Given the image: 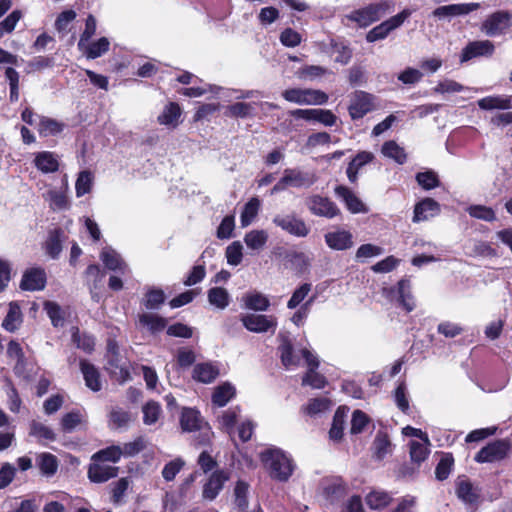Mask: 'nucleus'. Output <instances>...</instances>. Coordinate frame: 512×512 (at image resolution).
Listing matches in <instances>:
<instances>
[{
    "label": "nucleus",
    "instance_id": "1",
    "mask_svg": "<svg viewBox=\"0 0 512 512\" xmlns=\"http://www.w3.org/2000/svg\"><path fill=\"white\" fill-rule=\"evenodd\" d=\"M260 460L271 478L287 481L293 472L292 460L279 448H268L260 453Z\"/></svg>",
    "mask_w": 512,
    "mask_h": 512
},
{
    "label": "nucleus",
    "instance_id": "2",
    "mask_svg": "<svg viewBox=\"0 0 512 512\" xmlns=\"http://www.w3.org/2000/svg\"><path fill=\"white\" fill-rule=\"evenodd\" d=\"M393 8V2L389 0H379L352 11L347 15V18L356 22L360 27H367L391 12Z\"/></svg>",
    "mask_w": 512,
    "mask_h": 512
},
{
    "label": "nucleus",
    "instance_id": "3",
    "mask_svg": "<svg viewBox=\"0 0 512 512\" xmlns=\"http://www.w3.org/2000/svg\"><path fill=\"white\" fill-rule=\"evenodd\" d=\"M282 97L298 105H322L328 101L325 92L310 88H289L282 92Z\"/></svg>",
    "mask_w": 512,
    "mask_h": 512
},
{
    "label": "nucleus",
    "instance_id": "4",
    "mask_svg": "<svg viewBox=\"0 0 512 512\" xmlns=\"http://www.w3.org/2000/svg\"><path fill=\"white\" fill-rule=\"evenodd\" d=\"M512 13L506 10L496 11L482 22L480 30L487 36H500L511 26Z\"/></svg>",
    "mask_w": 512,
    "mask_h": 512
},
{
    "label": "nucleus",
    "instance_id": "5",
    "mask_svg": "<svg viewBox=\"0 0 512 512\" xmlns=\"http://www.w3.org/2000/svg\"><path fill=\"white\" fill-rule=\"evenodd\" d=\"M272 222L283 231L296 237H306L310 232V228L305 221L295 214H277Z\"/></svg>",
    "mask_w": 512,
    "mask_h": 512
},
{
    "label": "nucleus",
    "instance_id": "6",
    "mask_svg": "<svg viewBox=\"0 0 512 512\" xmlns=\"http://www.w3.org/2000/svg\"><path fill=\"white\" fill-rule=\"evenodd\" d=\"M510 450L508 440H496L483 447L475 456L479 463L494 462L505 458Z\"/></svg>",
    "mask_w": 512,
    "mask_h": 512
},
{
    "label": "nucleus",
    "instance_id": "7",
    "mask_svg": "<svg viewBox=\"0 0 512 512\" xmlns=\"http://www.w3.org/2000/svg\"><path fill=\"white\" fill-rule=\"evenodd\" d=\"M243 326L255 333H264L269 330L274 332L277 327V320L274 316H267L262 314H246L241 317Z\"/></svg>",
    "mask_w": 512,
    "mask_h": 512
},
{
    "label": "nucleus",
    "instance_id": "8",
    "mask_svg": "<svg viewBox=\"0 0 512 512\" xmlns=\"http://www.w3.org/2000/svg\"><path fill=\"white\" fill-rule=\"evenodd\" d=\"M301 355L309 367L308 372L303 377L302 384L309 385L315 389L323 388L326 385V379L324 376L316 372V369L319 366L317 357L307 349H302Z\"/></svg>",
    "mask_w": 512,
    "mask_h": 512
},
{
    "label": "nucleus",
    "instance_id": "9",
    "mask_svg": "<svg viewBox=\"0 0 512 512\" xmlns=\"http://www.w3.org/2000/svg\"><path fill=\"white\" fill-rule=\"evenodd\" d=\"M289 113L297 119L316 121L325 126H333L337 122V117L330 110L325 109H295Z\"/></svg>",
    "mask_w": 512,
    "mask_h": 512
},
{
    "label": "nucleus",
    "instance_id": "10",
    "mask_svg": "<svg viewBox=\"0 0 512 512\" xmlns=\"http://www.w3.org/2000/svg\"><path fill=\"white\" fill-rule=\"evenodd\" d=\"M373 96L364 91H356L348 107L349 115L353 120L364 117L374 108Z\"/></svg>",
    "mask_w": 512,
    "mask_h": 512
},
{
    "label": "nucleus",
    "instance_id": "11",
    "mask_svg": "<svg viewBox=\"0 0 512 512\" xmlns=\"http://www.w3.org/2000/svg\"><path fill=\"white\" fill-rule=\"evenodd\" d=\"M494 51L495 46L490 40L471 41L462 49L460 61L464 63L476 57H490Z\"/></svg>",
    "mask_w": 512,
    "mask_h": 512
},
{
    "label": "nucleus",
    "instance_id": "12",
    "mask_svg": "<svg viewBox=\"0 0 512 512\" xmlns=\"http://www.w3.org/2000/svg\"><path fill=\"white\" fill-rule=\"evenodd\" d=\"M306 204L312 214L320 217L333 218L340 212L334 202L319 195L309 197Z\"/></svg>",
    "mask_w": 512,
    "mask_h": 512
},
{
    "label": "nucleus",
    "instance_id": "13",
    "mask_svg": "<svg viewBox=\"0 0 512 512\" xmlns=\"http://www.w3.org/2000/svg\"><path fill=\"white\" fill-rule=\"evenodd\" d=\"M119 468L100 461H93L88 468V478L93 483H104L118 475Z\"/></svg>",
    "mask_w": 512,
    "mask_h": 512
},
{
    "label": "nucleus",
    "instance_id": "14",
    "mask_svg": "<svg viewBox=\"0 0 512 512\" xmlns=\"http://www.w3.org/2000/svg\"><path fill=\"white\" fill-rule=\"evenodd\" d=\"M283 178L288 187L294 188H308L317 180L314 173L303 172L299 169H285Z\"/></svg>",
    "mask_w": 512,
    "mask_h": 512
},
{
    "label": "nucleus",
    "instance_id": "15",
    "mask_svg": "<svg viewBox=\"0 0 512 512\" xmlns=\"http://www.w3.org/2000/svg\"><path fill=\"white\" fill-rule=\"evenodd\" d=\"M325 242L330 249L338 251L350 249L354 244L352 234L342 229L326 233Z\"/></svg>",
    "mask_w": 512,
    "mask_h": 512
},
{
    "label": "nucleus",
    "instance_id": "16",
    "mask_svg": "<svg viewBox=\"0 0 512 512\" xmlns=\"http://www.w3.org/2000/svg\"><path fill=\"white\" fill-rule=\"evenodd\" d=\"M45 285V271L41 268H31L24 273L20 288L26 291H37L44 289Z\"/></svg>",
    "mask_w": 512,
    "mask_h": 512
},
{
    "label": "nucleus",
    "instance_id": "17",
    "mask_svg": "<svg viewBox=\"0 0 512 512\" xmlns=\"http://www.w3.org/2000/svg\"><path fill=\"white\" fill-rule=\"evenodd\" d=\"M479 3H462L440 6L433 11V16L442 19L469 14L479 9Z\"/></svg>",
    "mask_w": 512,
    "mask_h": 512
},
{
    "label": "nucleus",
    "instance_id": "18",
    "mask_svg": "<svg viewBox=\"0 0 512 512\" xmlns=\"http://www.w3.org/2000/svg\"><path fill=\"white\" fill-rule=\"evenodd\" d=\"M33 163L35 167L44 174L57 172L60 166L59 156L51 151L35 153Z\"/></svg>",
    "mask_w": 512,
    "mask_h": 512
},
{
    "label": "nucleus",
    "instance_id": "19",
    "mask_svg": "<svg viewBox=\"0 0 512 512\" xmlns=\"http://www.w3.org/2000/svg\"><path fill=\"white\" fill-rule=\"evenodd\" d=\"M100 259L109 270L116 271L122 275L129 272V268L122 260L121 256L110 247H106L102 250Z\"/></svg>",
    "mask_w": 512,
    "mask_h": 512
},
{
    "label": "nucleus",
    "instance_id": "20",
    "mask_svg": "<svg viewBox=\"0 0 512 512\" xmlns=\"http://www.w3.org/2000/svg\"><path fill=\"white\" fill-rule=\"evenodd\" d=\"M229 479L225 471L214 472L203 488V497L207 500H213L222 490L224 483Z\"/></svg>",
    "mask_w": 512,
    "mask_h": 512
},
{
    "label": "nucleus",
    "instance_id": "21",
    "mask_svg": "<svg viewBox=\"0 0 512 512\" xmlns=\"http://www.w3.org/2000/svg\"><path fill=\"white\" fill-rule=\"evenodd\" d=\"M181 114L180 106L175 102H169L158 115L157 121L168 128H176L180 123Z\"/></svg>",
    "mask_w": 512,
    "mask_h": 512
},
{
    "label": "nucleus",
    "instance_id": "22",
    "mask_svg": "<svg viewBox=\"0 0 512 512\" xmlns=\"http://www.w3.org/2000/svg\"><path fill=\"white\" fill-rule=\"evenodd\" d=\"M35 464L40 473L48 478L54 476L59 467L57 457L49 452L38 453L35 458Z\"/></svg>",
    "mask_w": 512,
    "mask_h": 512
},
{
    "label": "nucleus",
    "instance_id": "23",
    "mask_svg": "<svg viewBox=\"0 0 512 512\" xmlns=\"http://www.w3.org/2000/svg\"><path fill=\"white\" fill-rule=\"evenodd\" d=\"M440 205L431 198H426L415 205L413 222H420L437 215Z\"/></svg>",
    "mask_w": 512,
    "mask_h": 512
},
{
    "label": "nucleus",
    "instance_id": "24",
    "mask_svg": "<svg viewBox=\"0 0 512 512\" xmlns=\"http://www.w3.org/2000/svg\"><path fill=\"white\" fill-rule=\"evenodd\" d=\"M335 194L346 204L347 209L352 213L366 212L362 201L347 187L337 186Z\"/></svg>",
    "mask_w": 512,
    "mask_h": 512
},
{
    "label": "nucleus",
    "instance_id": "25",
    "mask_svg": "<svg viewBox=\"0 0 512 512\" xmlns=\"http://www.w3.org/2000/svg\"><path fill=\"white\" fill-rule=\"evenodd\" d=\"M110 48V41L106 37H101L96 41H87L83 47L78 49L87 59H96L104 55Z\"/></svg>",
    "mask_w": 512,
    "mask_h": 512
},
{
    "label": "nucleus",
    "instance_id": "26",
    "mask_svg": "<svg viewBox=\"0 0 512 512\" xmlns=\"http://www.w3.org/2000/svg\"><path fill=\"white\" fill-rule=\"evenodd\" d=\"M246 309L254 311H266L270 306L268 297L258 291L248 292L242 297Z\"/></svg>",
    "mask_w": 512,
    "mask_h": 512
},
{
    "label": "nucleus",
    "instance_id": "27",
    "mask_svg": "<svg viewBox=\"0 0 512 512\" xmlns=\"http://www.w3.org/2000/svg\"><path fill=\"white\" fill-rule=\"evenodd\" d=\"M23 321V315L17 302H10L7 315L2 322V327L8 332L16 331Z\"/></svg>",
    "mask_w": 512,
    "mask_h": 512
},
{
    "label": "nucleus",
    "instance_id": "28",
    "mask_svg": "<svg viewBox=\"0 0 512 512\" xmlns=\"http://www.w3.org/2000/svg\"><path fill=\"white\" fill-rule=\"evenodd\" d=\"M512 97L506 95L487 96L478 100L477 104L482 110H507L511 108Z\"/></svg>",
    "mask_w": 512,
    "mask_h": 512
},
{
    "label": "nucleus",
    "instance_id": "29",
    "mask_svg": "<svg viewBox=\"0 0 512 512\" xmlns=\"http://www.w3.org/2000/svg\"><path fill=\"white\" fill-rule=\"evenodd\" d=\"M81 372L83 374L86 386L92 391L97 392L101 390L102 384L100 374L96 367L87 361L80 362Z\"/></svg>",
    "mask_w": 512,
    "mask_h": 512
},
{
    "label": "nucleus",
    "instance_id": "30",
    "mask_svg": "<svg viewBox=\"0 0 512 512\" xmlns=\"http://www.w3.org/2000/svg\"><path fill=\"white\" fill-rule=\"evenodd\" d=\"M374 158L371 152H359L349 163L347 167V176L350 182L354 183L358 178V171L366 164L370 163Z\"/></svg>",
    "mask_w": 512,
    "mask_h": 512
},
{
    "label": "nucleus",
    "instance_id": "31",
    "mask_svg": "<svg viewBox=\"0 0 512 512\" xmlns=\"http://www.w3.org/2000/svg\"><path fill=\"white\" fill-rule=\"evenodd\" d=\"M219 375V369L211 363L197 364L193 369V379L202 383H211Z\"/></svg>",
    "mask_w": 512,
    "mask_h": 512
},
{
    "label": "nucleus",
    "instance_id": "32",
    "mask_svg": "<svg viewBox=\"0 0 512 512\" xmlns=\"http://www.w3.org/2000/svg\"><path fill=\"white\" fill-rule=\"evenodd\" d=\"M456 494L466 504H474L478 499L476 489L466 478H458L456 482Z\"/></svg>",
    "mask_w": 512,
    "mask_h": 512
},
{
    "label": "nucleus",
    "instance_id": "33",
    "mask_svg": "<svg viewBox=\"0 0 512 512\" xmlns=\"http://www.w3.org/2000/svg\"><path fill=\"white\" fill-rule=\"evenodd\" d=\"M65 124L49 117H40L37 131L42 137L55 136L60 134Z\"/></svg>",
    "mask_w": 512,
    "mask_h": 512
},
{
    "label": "nucleus",
    "instance_id": "34",
    "mask_svg": "<svg viewBox=\"0 0 512 512\" xmlns=\"http://www.w3.org/2000/svg\"><path fill=\"white\" fill-rule=\"evenodd\" d=\"M268 237V233L265 230L254 229L245 234L244 242L249 249L260 251L265 247Z\"/></svg>",
    "mask_w": 512,
    "mask_h": 512
},
{
    "label": "nucleus",
    "instance_id": "35",
    "mask_svg": "<svg viewBox=\"0 0 512 512\" xmlns=\"http://www.w3.org/2000/svg\"><path fill=\"white\" fill-rule=\"evenodd\" d=\"M30 435L43 445L56 440V434L50 427L36 421L30 424Z\"/></svg>",
    "mask_w": 512,
    "mask_h": 512
},
{
    "label": "nucleus",
    "instance_id": "36",
    "mask_svg": "<svg viewBox=\"0 0 512 512\" xmlns=\"http://www.w3.org/2000/svg\"><path fill=\"white\" fill-rule=\"evenodd\" d=\"M261 207V201L257 197H252L243 208L240 216V223L243 228L249 226L257 217Z\"/></svg>",
    "mask_w": 512,
    "mask_h": 512
},
{
    "label": "nucleus",
    "instance_id": "37",
    "mask_svg": "<svg viewBox=\"0 0 512 512\" xmlns=\"http://www.w3.org/2000/svg\"><path fill=\"white\" fill-rule=\"evenodd\" d=\"M282 364L288 368L290 366H298L300 363L299 355L295 354L293 346L289 339L283 338L278 348Z\"/></svg>",
    "mask_w": 512,
    "mask_h": 512
},
{
    "label": "nucleus",
    "instance_id": "38",
    "mask_svg": "<svg viewBox=\"0 0 512 512\" xmlns=\"http://www.w3.org/2000/svg\"><path fill=\"white\" fill-rule=\"evenodd\" d=\"M209 303L218 308L225 309L230 303V295L223 287H213L207 293Z\"/></svg>",
    "mask_w": 512,
    "mask_h": 512
},
{
    "label": "nucleus",
    "instance_id": "39",
    "mask_svg": "<svg viewBox=\"0 0 512 512\" xmlns=\"http://www.w3.org/2000/svg\"><path fill=\"white\" fill-rule=\"evenodd\" d=\"M180 423L184 431L192 432L198 430L201 425L199 412L191 408L184 409L182 411Z\"/></svg>",
    "mask_w": 512,
    "mask_h": 512
},
{
    "label": "nucleus",
    "instance_id": "40",
    "mask_svg": "<svg viewBox=\"0 0 512 512\" xmlns=\"http://www.w3.org/2000/svg\"><path fill=\"white\" fill-rule=\"evenodd\" d=\"M398 299L400 304L407 312L415 308V303L411 295V284L409 280L403 279L398 283Z\"/></svg>",
    "mask_w": 512,
    "mask_h": 512
},
{
    "label": "nucleus",
    "instance_id": "41",
    "mask_svg": "<svg viewBox=\"0 0 512 512\" xmlns=\"http://www.w3.org/2000/svg\"><path fill=\"white\" fill-rule=\"evenodd\" d=\"M346 409L338 408L334 414L332 426L329 431V437L333 441H339L343 436Z\"/></svg>",
    "mask_w": 512,
    "mask_h": 512
},
{
    "label": "nucleus",
    "instance_id": "42",
    "mask_svg": "<svg viewBox=\"0 0 512 512\" xmlns=\"http://www.w3.org/2000/svg\"><path fill=\"white\" fill-rule=\"evenodd\" d=\"M381 151L385 157L393 159L398 164L406 162L407 155L404 149L393 140L385 142Z\"/></svg>",
    "mask_w": 512,
    "mask_h": 512
},
{
    "label": "nucleus",
    "instance_id": "43",
    "mask_svg": "<svg viewBox=\"0 0 512 512\" xmlns=\"http://www.w3.org/2000/svg\"><path fill=\"white\" fill-rule=\"evenodd\" d=\"M235 395V388L230 383H224L217 388L212 396V401L219 407L225 406Z\"/></svg>",
    "mask_w": 512,
    "mask_h": 512
},
{
    "label": "nucleus",
    "instance_id": "44",
    "mask_svg": "<svg viewBox=\"0 0 512 512\" xmlns=\"http://www.w3.org/2000/svg\"><path fill=\"white\" fill-rule=\"evenodd\" d=\"M122 454L123 451H121V447L113 445L96 452L92 456V461H100L103 463H116L120 460Z\"/></svg>",
    "mask_w": 512,
    "mask_h": 512
},
{
    "label": "nucleus",
    "instance_id": "45",
    "mask_svg": "<svg viewBox=\"0 0 512 512\" xmlns=\"http://www.w3.org/2000/svg\"><path fill=\"white\" fill-rule=\"evenodd\" d=\"M108 370L120 383H124L130 379V371L127 366L120 364L117 355L109 357Z\"/></svg>",
    "mask_w": 512,
    "mask_h": 512
},
{
    "label": "nucleus",
    "instance_id": "46",
    "mask_svg": "<svg viewBox=\"0 0 512 512\" xmlns=\"http://www.w3.org/2000/svg\"><path fill=\"white\" fill-rule=\"evenodd\" d=\"M430 441L428 443L421 441H410L409 447H410V458L412 462L420 464L426 458L428 457L430 450H429Z\"/></svg>",
    "mask_w": 512,
    "mask_h": 512
},
{
    "label": "nucleus",
    "instance_id": "47",
    "mask_svg": "<svg viewBox=\"0 0 512 512\" xmlns=\"http://www.w3.org/2000/svg\"><path fill=\"white\" fill-rule=\"evenodd\" d=\"M83 422H85V414L80 410H74L62 417L61 427L64 432H71Z\"/></svg>",
    "mask_w": 512,
    "mask_h": 512
},
{
    "label": "nucleus",
    "instance_id": "48",
    "mask_svg": "<svg viewBox=\"0 0 512 512\" xmlns=\"http://www.w3.org/2000/svg\"><path fill=\"white\" fill-rule=\"evenodd\" d=\"M139 322L151 332H159L166 326V320L153 313H143L139 316Z\"/></svg>",
    "mask_w": 512,
    "mask_h": 512
},
{
    "label": "nucleus",
    "instance_id": "49",
    "mask_svg": "<svg viewBox=\"0 0 512 512\" xmlns=\"http://www.w3.org/2000/svg\"><path fill=\"white\" fill-rule=\"evenodd\" d=\"M130 486V480L127 477L120 478L116 482H113L111 487V501L115 505L123 503L124 496Z\"/></svg>",
    "mask_w": 512,
    "mask_h": 512
},
{
    "label": "nucleus",
    "instance_id": "50",
    "mask_svg": "<svg viewBox=\"0 0 512 512\" xmlns=\"http://www.w3.org/2000/svg\"><path fill=\"white\" fill-rule=\"evenodd\" d=\"M93 180L94 176L90 171H81L75 183L76 196L82 197L83 195L89 193L93 185Z\"/></svg>",
    "mask_w": 512,
    "mask_h": 512
},
{
    "label": "nucleus",
    "instance_id": "51",
    "mask_svg": "<svg viewBox=\"0 0 512 512\" xmlns=\"http://www.w3.org/2000/svg\"><path fill=\"white\" fill-rule=\"evenodd\" d=\"M44 198L49 202L50 208L53 210H64L69 207V201L64 192L49 190Z\"/></svg>",
    "mask_w": 512,
    "mask_h": 512
},
{
    "label": "nucleus",
    "instance_id": "52",
    "mask_svg": "<svg viewBox=\"0 0 512 512\" xmlns=\"http://www.w3.org/2000/svg\"><path fill=\"white\" fill-rule=\"evenodd\" d=\"M142 412L144 424L153 425L159 420L162 409L158 402L149 401L143 406Z\"/></svg>",
    "mask_w": 512,
    "mask_h": 512
},
{
    "label": "nucleus",
    "instance_id": "53",
    "mask_svg": "<svg viewBox=\"0 0 512 512\" xmlns=\"http://www.w3.org/2000/svg\"><path fill=\"white\" fill-rule=\"evenodd\" d=\"M331 407V401L326 397L311 399L303 408L304 412L310 416L321 414Z\"/></svg>",
    "mask_w": 512,
    "mask_h": 512
},
{
    "label": "nucleus",
    "instance_id": "54",
    "mask_svg": "<svg viewBox=\"0 0 512 512\" xmlns=\"http://www.w3.org/2000/svg\"><path fill=\"white\" fill-rule=\"evenodd\" d=\"M373 445L375 457L379 460L383 459L392 452V445L386 434H377Z\"/></svg>",
    "mask_w": 512,
    "mask_h": 512
},
{
    "label": "nucleus",
    "instance_id": "55",
    "mask_svg": "<svg viewBox=\"0 0 512 512\" xmlns=\"http://www.w3.org/2000/svg\"><path fill=\"white\" fill-rule=\"evenodd\" d=\"M391 501V496L384 491H372L366 496V503L371 509H382Z\"/></svg>",
    "mask_w": 512,
    "mask_h": 512
},
{
    "label": "nucleus",
    "instance_id": "56",
    "mask_svg": "<svg viewBox=\"0 0 512 512\" xmlns=\"http://www.w3.org/2000/svg\"><path fill=\"white\" fill-rule=\"evenodd\" d=\"M61 236L62 231L60 229H55L49 233L45 247L47 254L52 258H56L62 250Z\"/></svg>",
    "mask_w": 512,
    "mask_h": 512
},
{
    "label": "nucleus",
    "instance_id": "57",
    "mask_svg": "<svg viewBox=\"0 0 512 512\" xmlns=\"http://www.w3.org/2000/svg\"><path fill=\"white\" fill-rule=\"evenodd\" d=\"M165 301V294L161 289H149L143 299V305L150 310L158 309Z\"/></svg>",
    "mask_w": 512,
    "mask_h": 512
},
{
    "label": "nucleus",
    "instance_id": "58",
    "mask_svg": "<svg viewBox=\"0 0 512 512\" xmlns=\"http://www.w3.org/2000/svg\"><path fill=\"white\" fill-rule=\"evenodd\" d=\"M130 413L122 408H113L109 414V425L113 428H122L130 422Z\"/></svg>",
    "mask_w": 512,
    "mask_h": 512
},
{
    "label": "nucleus",
    "instance_id": "59",
    "mask_svg": "<svg viewBox=\"0 0 512 512\" xmlns=\"http://www.w3.org/2000/svg\"><path fill=\"white\" fill-rule=\"evenodd\" d=\"M254 107L251 103L237 102L227 107L226 115L235 118H246L252 116Z\"/></svg>",
    "mask_w": 512,
    "mask_h": 512
},
{
    "label": "nucleus",
    "instance_id": "60",
    "mask_svg": "<svg viewBox=\"0 0 512 512\" xmlns=\"http://www.w3.org/2000/svg\"><path fill=\"white\" fill-rule=\"evenodd\" d=\"M467 212L471 217L487 222H492L496 219L494 210L483 205H471L467 208Z\"/></svg>",
    "mask_w": 512,
    "mask_h": 512
},
{
    "label": "nucleus",
    "instance_id": "61",
    "mask_svg": "<svg viewBox=\"0 0 512 512\" xmlns=\"http://www.w3.org/2000/svg\"><path fill=\"white\" fill-rule=\"evenodd\" d=\"M323 490L326 497L334 501L344 494L345 485L341 479H332L325 484Z\"/></svg>",
    "mask_w": 512,
    "mask_h": 512
},
{
    "label": "nucleus",
    "instance_id": "62",
    "mask_svg": "<svg viewBox=\"0 0 512 512\" xmlns=\"http://www.w3.org/2000/svg\"><path fill=\"white\" fill-rule=\"evenodd\" d=\"M72 339L78 348L84 350L87 353L93 351L95 346L94 338L85 333L81 334L78 328L73 329Z\"/></svg>",
    "mask_w": 512,
    "mask_h": 512
},
{
    "label": "nucleus",
    "instance_id": "63",
    "mask_svg": "<svg viewBox=\"0 0 512 512\" xmlns=\"http://www.w3.org/2000/svg\"><path fill=\"white\" fill-rule=\"evenodd\" d=\"M312 285L310 283H303L300 285L292 294L291 298L287 302L289 309H295L299 306L308 294L311 292Z\"/></svg>",
    "mask_w": 512,
    "mask_h": 512
},
{
    "label": "nucleus",
    "instance_id": "64",
    "mask_svg": "<svg viewBox=\"0 0 512 512\" xmlns=\"http://www.w3.org/2000/svg\"><path fill=\"white\" fill-rule=\"evenodd\" d=\"M416 181L425 190H430L440 185L438 175L431 170L417 173Z\"/></svg>",
    "mask_w": 512,
    "mask_h": 512
}]
</instances>
